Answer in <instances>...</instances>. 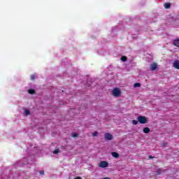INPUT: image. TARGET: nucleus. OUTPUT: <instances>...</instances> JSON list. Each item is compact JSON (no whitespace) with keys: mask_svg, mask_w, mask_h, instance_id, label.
<instances>
[{"mask_svg":"<svg viewBox=\"0 0 179 179\" xmlns=\"http://www.w3.org/2000/svg\"><path fill=\"white\" fill-rule=\"evenodd\" d=\"M133 125H138V121L137 120H132Z\"/></svg>","mask_w":179,"mask_h":179,"instance_id":"f3484780","label":"nucleus"},{"mask_svg":"<svg viewBox=\"0 0 179 179\" xmlns=\"http://www.w3.org/2000/svg\"><path fill=\"white\" fill-rule=\"evenodd\" d=\"M78 134L77 133H74L73 135H72V136H73V138H76V137H78Z\"/></svg>","mask_w":179,"mask_h":179,"instance_id":"6ab92c4d","label":"nucleus"},{"mask_svg":"<svg viewBox=\"0 0 179 179\" xmlns=\"http://www.w3.org/2000/svg\"><path fill=\"white\" fill-rule=\"evenodd\" d=\"M111 155L113 157H115V159H117V157H120V154H118L117 152H111Z\"/></svg>","mask_w":179,"mask_h":179,"instance_id":"1a4fd4ad","label":"nucleus"},{"mask_svg":"<svg viewBox=\"0 0 179 179\" xmlns=\"http://www.w3.org/2000/svg\"><path fill=\"white\" fill-rule=\"evenodd\" d=\"M34 79H36V75L34 74L31 75V80H34Z\"/></svg>","mask_w":179,"mask_h":179,"instance_id":"dca6fc26","label":"nucleus"},{"mask_svg":"<svg viewBox=\"0 0 179 179\" xmlns=\"http://www.w3.org/2000/svg\"><path fill=\"white\" fill-rule=\"evenodd\" d=\"M150 69L151 71H156V69H157V64L156 63H152L150 65Z\"/></svg>","mask_w":179,"mask_h":179,"instance_id":"423d86ee","label":"nucleus"},{"mask_svg":"<svg viewBox=\"0 0 179 179\" xmlns=\"http://www.w3.org/2000/svg\"><path fill=\"white\" fill-rule=\"evenodd\" d=\"M24 113H25V115H29V114H30V110L25 109Z\"/></svg>","mask_w":179,"mask_h":179,"instance_id":"4468645a","label":"nucleus"},{"mask_svg":"<svg viewBox=\"0 0 179 179\" xmlns=\"http://www.w3.org/2000/svg\"><path fill=\"white\" fill-rule=\"evenodd\" d=\"M164 6L165 9H170V7L171 6V3H170L169 2L165 3Z\"/></svg>","mask_w":179,"mask_h":179,"instance_id":"6e6552de","label":"nucleus"},{"mask_svg":"<svg viewBox=\"0 0 179 179\" xmlns=\"http://www.w3.org/2000/svg\"><path fill=\"white\" fill-rule=\"evenodd\" d=\"M97 135H99V133L97 131H94L93 134H92V136H97Z\"/></svg>","mask_w":179,"mask_h":179,"instance_id":"a211bd4d","label":"nucleus"},{"mask_svg":"<svg viewBox=\"0 0 179 179\" xmlns=\"http://www.w3.org/2000/svg\"><path fill=\"white\" fill-rule=\"evenodd\" d=\"M53 153H54L55 155H58V153H59V149L55 150L53 151Z\"/></svg>","mask_w":179,"mask_h":179,"instance_id":"2eb2a0df","label":"nucleus"},{"mask_svg":"<svg viewBox=\"0 0 179 179\" xmlns=\"http://www.w3.org/2000/svg\"><path fill=\"white\" fill-rule=\"evenodd\" d=\"M104 138L106 141H112L113 139V134L110 133H105Z\"/></svg>","mask_w":179,"mask_h":179,"instance_id":"20e7f679","label":"nucleus"},{"mask_svg":"<svg viewBox=\"0 0 179 179\" xmlns=\"http://www.w3.org/2000/svg\"><path fill=\"white\" fill-rule=\"evenodd\" d=\"M121 60L123 61V62H125L128 61V57H127L125 56H122L121 57Z\"/></svg>","mask_w":179,"mask_h":179,"instance_id":"f8f14e48","label":"nucleus"},{"mask_svg":"<svg viewBox=\"0 0 179 179\" xmlns=\"http://www.w3.org/2000/svg\"><path fill=\"white\" fill-rule=\"evenodd\" d=\"M74 179H82V178L77 176L76 178H75Z\"/></svg>","mask_w":179,"mask_h":179,"instance_id":"5701e85b","label":"nucleus"},{"mask_svg":"<svg viewBox=\"0 0 179 179\" xmlns=\"http://www.w3.org/2000/svg\"><path fill=\"white\" fill-rule=\"evenodd\" d=\"M149 159H153V157L152 155H150Z\"/></svg>","mask_w":179,"mask_h":179,"instance_id":"b1692460","label":"nucleus"},{"mask_svg":"<svg viewBox=\"0 0 179 179\" xmlns=\"http://www.w3.org/2000/svg\"><path fill=\"white\" fill-rule=\"evenodd\" d=\"M40 174H42V175L44 174V171H41Z\"/></svg>","mask_w":179,"mask_h":179,"instance_id":"4be33fe9","label":"nucleus"},{"mask_svg":"<svg viewBox=\"0 0 179 179\" xmlns=\"http://www.w3.org/2000/svg\"><path fill=\"white\" fill-rule=\"evenodd\" d=\"M28 93L29 94H36V91L33 89H30V90H28Z\"/></svg>","mask_w":179,"mask_h":179,"instance_id":"9b49d317","label":"nucleus"},{"mask_svg":"<svg viewBox=\"0 0 179 179\" xmlns=\"http://www.w3.org/2000/svg\"><path fill=\"white\" fill-rule=\"evenodd\" d=\"M134 87H141V83H136L134 85Z\"/></svg>","mask_w":179,"mask_h":179,"instance_id":"ddd939ff","label":"nucleus"},{"mask_svg":"<svg viewBox=\"0 0 179 179\" xmlns=\"http://www.w3.org/2000/svg\"><path fill=\"white\" fill-rule=\"evenodd\" d=\"M173 45H175L176 47H179V38L175 39V40L173 41Z\"/></svg>","mask_w":179,"mask_h":179,"instance_id":"0eeeda50","label":"nucleus"},{"mask_svg":"<svg viewBox=\"0 0 179 179\" xmlns=\"http://www.w3.org/2000/svg\"><path fill=\"white\" fill-rule=\"evenodd\" d=\"M112 94L114 97H120L121 96V90L118 88H114L112 90Z\"/></svg>","mask_w":179,"mask_h":179,"instance_id":"f257e3e1","label":"nucleus"},{"mask_svg":"<svg viewBox=\"0 0 179 179\" xmlns=\"http://www.w3.org/2000/svg\"><path fill=\"white\" fill-rule=\"evenodd\" d=\"M162 173V169H158L157 171V174H160Z\"/></svg>","mask_w":179,"mask_h":179,"instance_id":"aec40b11","label":"nucleus"},{"mask_svg":"<svg viewBox=\"0 0 179 179\" xmlns=\"http://www.w3.org/2000/svg\"><path fill=\"white\" fill-rule=\"evenodd\" d=\"M143 132H144V134H149V132H150V129L149 127H145L143 129Z\"/></svg>","mask_w":179,"mask_h":179,"instance_id":"9d476101","label":"nucleus"},{"mask_svg":"<svg viewBox=\"0 0 179 179\" xmlns=\"http://www.w3.org/2000/svg\"><path fill=\"white\" fill-rule=\"evenodd\" d=\"M99 166L101 167V169H106V167H108V162L106 161L100 162Z\"/></svg>","mask_w":179,"mask_h":179,"instance_id":"7ed1b4c3","label":"nucleus"},{"mask_svg":"<svg viewBox=\"0 0 179 179\" xmlns=\"http://www.w3.org/2000/svg\"><path fill=\"white\" fill-rule=\"evenodd\" d=\"M162 146H167V143H162Z\"/></svg>","mask_w":179,"mask_h":179,"instance_id":"412c9836","label":"nucleus"},{"mask_svg":"<svg viewBox=\"0 0 179 179\" xmlns=\"http://www.w3.org/2000/svg\"><path fill=\"white\" fill-rule=\"evenodd\" d=\"M137 120L138 122H140V124H146V122H148V119L145 116H138L137 117Z\"/></svg>","mask_w":179,"mask_h":179,"instance_id":"f03ea898","label":"nucleus"},{"mask_svg":"<svg viewBox=\"0 0 179 179\" xmlns=\"http://www.w3.org/2000/svg\"><path fill=\"white\" fill-rule=\"evenodd\" d=\"M173 65V68L176 69H179V60H175Z\"/></svg>","mask_w":179,"mask_h":179,"instance_id":"39448f33","label":"nucleus"}]
</instances>
